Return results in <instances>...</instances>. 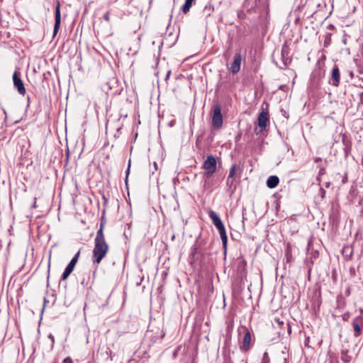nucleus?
Wrapping results in <instances>:
<instances>
[{"mask_svg": "<svg viewBox=\"0 0 363 363\" xmlns=\"http://www.w3.org/2000/svg\"><path fill=\"white\" fill-rule=\"evenodd\" d=\"M108 251L106 242H94L92 260L94 264H99Z\"/></svg>", "mask_w": 363, "mask_h": 363, "instance_id": "f257e3e1", "label": "nucleus"}, {"mask_svg": "<svg viewBox=\"0 0 363 363\" xmlns=\"http://www.w3.org/2000/svg\"><path fill=\"white\" fill-rule=\"evenodd\" d=\"M202 168L205 169L204 177L210 179L216 171V160L212 155L207 156L203 163Z\"/></svg>", "mask_w": 363, "mask_h": 363, "instance_id": "f03ea898", "label": "nucleus"}, {"mask_svg": "<svg viewBox=\"0 0 363 363\" xmlns=\"http://www.w3.org/2000/svg\"><path fill=\"white\" fill-rule=\"evenodd\" d=\"M238 333L240 335L244 334L243 340L240 346V350L244 352L248 351L250 347L251 342L250 332L245 326H242L238 328Z\"/></svg>", "mask_w": 363, "mask_h": 363, "instance_id": "7ed1b4c3", "label": "nucleus"}, {"mask_svg": "<svg viewBox=\"0 0 363 363\" xmlns=\"http://www.w3.org/2000/svg\"><path fill=\"white\" fill-rule=\"evenodd\" d=\"M223 125V116L221 113V107L216 104L213 108V114L212 117V127L214 129H219Z\"/></svg>", "mask_w": 363, "mask_h": 363, "instance_id": "20e7f679", "label": "nucleus"}, {"mask_svg": "<svg viewBox=\"0 0 363 363\" xmlns=\"http://www.w3.org/2000/svg\"><path fill=\"white\" fill-rule=\"evenodd\" d=\"M79 255H80V250H79L74 255V256L72 257V259H71L69 263L66 267L64 272L62 273V274L61 276V278H60L61 281L66 280L68 278V277L70 275V274L73 272L74 267L78 262Z\"/></svg>", "mask_w": 363, "mask_h": 363, "instance_id": "39448f33", "label": "nucleus"}, {"mask_svg": "<svg viewBox=\"0 0 363 363\" xmlns=\"http://www.w3.org/2000/svg\"><path fill=\"white\" fill-rule=\"evenodd\" d=\"M269 123V114L267 111H265L264 110H262L257 118V125L259 128L258 132H256L257 134L262 133V131L266 130L267 126Z\"/></svg>", "mask_w": 363, "mask_h": 363, "instance_id": "423d86ee", "label": "nucleus"}, {"mask_svg": "<svg viewBox=\"0 0 363 363\" xmlns=\"http://www.w3.org/2000/svg\"><path fill=\"white\" fill-rule=\"evenodd\" d=\"M352 325L354 329V336L355 337H359L362 332L363 317L362 315L355 317L352 322Z\"/></svg>", "mask_w": 363, "mask_h": 363, "instance_id": "0eeeda50", "label": "nucleus"}, {"mask_svg": "<svg viewBox=\"0 0 363 363\" xmlns=\"http://www.w3.org/2000/svg\"><path fill=\"white\" fill-rule=\"evenodd\" d=\"M61 24V13H60V4L57 1L56 3L55 6V25L53 28V37H55L60 29Z\"/></svg>", "mask_w": 363, "mask_h": 363, "instance_id": "6e6552de", "label": "nucleus"}, {"mask_svg": "<svg viewBox=\"0 0 363 363\" xmlns=\"http://www.w3.org/2000/svg\"><path fill=\"white\" fill-rule=\"evenodd\" d=\"M13 82L14 86L17 89L18 93L21 95H25L26 89L24 86V84L19 76V73L18 72H15L13 74Z\"/></svg>", "mask_w": 363, "mask_h": 363, "instance_id": "1a4fd4ad", "label": "nucleus"}, {"mask_svg": "<svg viewBox=\"0 0 363 363\" xmlns=\"http://www.w3.org/2000/svg\"><path fill=\"white\" fill-rule=\"evenodd\" d=\"M241 61H242L241 54L240 52L235 53L234 55L233 61L231 63L230 67L228 69L231 73L235 74H237L240 71Z\"/></svg>", "mask_w": 363, "mask_h": 363, "instance_id": "9d476101", "label": "nucleus"}, {"mask_svg": "<svg viewBox=\"0 0 363 363\" xmlns=\"http://www.w3.org/2000/svg\"><path fill=\"white\" fill-rule=\"evenodd\" d=\"M340 359L344 363H350L352 361V351L348 345L343 344L340 351Z\"/></svg>", "mask_w": 363, "mask_h": 363, "instance_id": "9b49d317", "label": "nucleus"}, {"mask_svg": "<svg viewBox=\"0 0 363 363\" xmlns=\"http://www.w3.org/2000/svg\"><path fill=\"white\" fill-rule=\"evenodd\" d=\"M340 73L339 68L337 65H335L332 69L331 72V80L330 81V83L334 86H338L340 84Z\"/></svg>", "mask_w": 363, "mask_h": 363, "instance_id": "f8f14e48", "label": "nucleus"}, {"mask_svg": "<svg viewBox=\"0 0 363 363\" xmlns=\"http://www.w3.org/2000/svg\"><path fill=\"white\" fill-rule=\"evenodd\" d=\"M208 216L212 220V222L215 227L219 226L220 225L223 224V222L220 218V216L213 210L208 211Z\"/></svg>", "mask_w": 363, "mask_h": 363, "instance_id": "ddd939ff", "label": "nucleus"}, {"mask_svg": "<svg viewBox=\"0 0 363 363\" xmlns=\"http://www.w3.org/2000/svg\"><path fill=\"white\" fill-rule=\"evenodd\" d=\"M353 252V247L350 245H345L342 250L343 257L347 260L352 259Z\"/></svg>", "mask_w": 363, "mask_h": 363, "instance_id": "4468645a", "label": "nucleus"}, {"mask_svg": "<svg viewBox=\"0 0 363 363\" xmlns=\"http://www.w3.org/2000/svg\"><path fill=\"white\" fill-rule=\"evenodd\" d=\"M279 182V179L277 176H270L267 180V186L269 189L275 188Z\"/></svg>", "mask_w": 363, "mask_h": 363, "instance_id": "2eb2a0df", "label": "nucleus"}, {"mask_svg": "<svg viewBox=\"0 0 363 363\" xmlns=\"http://www.w3.org/2000/svg\"><path fill=\"white\" fill-rule=\"evenodd\" d=\"M94 242H106L104 235V223L102 222L101 223L100 228L96 233Z\"/></svg>", "mask_w": 363, "mask_h": 363, "instance_id": "dca6fc26", "label": "nucleus"}, {"mask_svg": "<svg viewBox=\"0 0 363 363\" xmlns=\"http://www.w3.org/2000/svg\"><path fill=\"white\" fill-rule=\"evenodd\" d=\"M194 1L195 0H185V3L182 6V11L184 13H186L187 12L189 11V9H190L191 6H192V4Z\"/></svg>", "mask_w": 363, "mask_h": 363, "instance_id": "f3484780", "label": "nucleus"}, {"mask_svg": "<svg viewBox=\"0 0 363 363\" xmlns=\"http://www.w3.org/2000/svg\"><path fill=\"white\" fill-rule=\"evenodd\" d=\"M220 236V239L222 241L223 248L225 251L227 250V243H228V237L226 234V231L223 233H219Z\"/></svg>", "mask_w": 363, "mask_h": 363, "instance_id": "a211bd4d", "label": "nucleus"}, {"mask_svg": "<svg viewBox=\"0 0 363 363\" xmlns=\"http://www.w3.org/2000/svg\"><path fill=\"white\" fill-rule=\"evenodd\" d=\"M220 236V239L222 241L223 248L225 251L227 250V243H228V237L226 234V231L223 233H219Z\"/></svg>", "mask_w": 363, "mask_h": 363, "instance_id": "6ab92c4d", "label": "nucleus"}, {"mask_svg": "<svg viewBox=\"0 0 363 363\" xmlns=\"http://www.w3.org/2000/svg\"><path fill=\"white\" fill-rule=\"evenodd\" d=\"M196 253H197V246L195 244L191 248V253H190L191 262L195 261Z\"/></svg>", "mask_w": 363, "mask_h": 363, "instance_id": "aec40b11", "label": "nucleus"}, {"mask_svg": "<svg viewBox=\"0 0 363 363\" xmlns=\"http://www.w3.org/2000/svg\"><path fill=\"white\" fill-rule=\"evenodd\" d=\"M349 194L352 197H355L357 196L358 194V191H357V187L356 185H352L351 187H350V191H349Z\"/></svg>", "mask_w": 363, "mask_h": 363, "instance_id": "412c9836", "label": "nucleus"}, {"mask_svg": "<svg viewBox=\"0 0 363 363\" xmlns=\"http://www.w3.org/2000/svg\"><path fill=\"white\" fill-rule=\"evenodd\" d=\"M236 164H233L230 169L229 174L228 177H229L230 178H233L236 172Z\"/></svg>", "mask_w": 363, "mask_h": 363, "instance_id": "4be33fe9", "label": "nucleus"}, {"mask_svg": "<svg viewBox=\"0 0 363 363\" xmlns=\"http://www.w3.org/2000/svg\"><path fill=\"white\" fill-rule=\"evenodd\" d=\"M270 359L267 352H264L261 363H269Z\"/></svg>", "mask_w": 363, "mask_h": 363, "instance_id": "5701e85b", "label": "nucleus"}, {"mask_svg": "<svg viewBox=\"0 0 363 363\" xmlns=\"http://www.w3.org/2000/svg\"><path fill=\"white\" fill-rule=\"evenodd\" d=\"M226 185L230 188H231L234 185L233 178H230L229 177H228L226 180Z\"/></svg>", "mask_w": 363, "mask_h": 363, "instance_id": "b1692460", "label": "nucleus"}, {"mask_svg": "<svg viewBox=\"0 0 363 363\" xmlns=\"http://www.w3.org/2000/svg\"><path fill=\"white\" fill-rule=\"evenodd\" d=\"M104 19L107 21V22H109L110 21V12L109 11H106L104 14V16H103Z\"/></svg>", "mask_w": 363, "mask_h": 363, "instance_id": "393cba45", "label": "nucleus"}, {"mask_svg": "<svg viewBox=\"0 0 363 363\" xmlns=\"http://www.w3.org/2000/svg\"><path fill=\"white\" fill-rule=\"evenodd\" d=\"M348 181V177H347V172H345L344 175L342 176V184H345Z\"/></svg>", "mask_w": 363, "mask_h": 363, "instance_id": "a878e982", "label": "nucleus"}, {"mask_svg": "<svg viewBox=\"0 0 363 363\" xmlns=\"http://www.w3.org/2000/svg\"><path fill=\"white\" fill-rule=\"evenodd\" d=\"M216 228L218 229L219 233L225 232V228L223 223L220 225L219 226H217Z\"/></svg>", "mask_w": 363, "mask_h": 363, "instance_id": "bb28decb", "label": "nucleus"}, {"mask_svg": "<svg viewBox=\"0 0 363 363\" xmlns=\"http://www.w3.org/2000/svg\"><path fill=\"white\" fill-rule=\"evenodd\" d=\"M62 363H73V362L69 357H67L62 361Z\"/></svg>", "mask_w": 363, "mask_h": 363, "instance_id": "cd10ccee", "label": "nucleus"}, {"mask_svg": "<svg viewBox=\"0 0 363 363\" xmlns=\"http://www.w3.org/2000/svg\"><path fill=\"white\" fill-rule=\"evenodd\" d=\"M48 338L51 340L52 343V346H53L54 342H55V337H54V336L52 334H50L48 335Z\"/></svg>", "mask_w": 363, "mask_h": 363, "instance_id": "c85d7f7f", "label": "nucleus"}, {"mask_svg": "<svg viewBox=\"0 0 363 363\" xmlns=\"http://www.w3.org/2000/svg\"><path fill=\"white\" fill-rule=\"evenodd\" d=\"M350 272L351 274L354 275L355 274L354 268V267H350Z\"/></svg>", "mask_w": 363, "mask_h": 363, "instance_id": "c756f323", "label": "nucleus"}, {"mask_svg": "<svg viewBox=\"0 0 363 363\" xmlns=\"http://www.w3.org/2000/svg\"><path fill=\"white\" fill-rule=\"evenodd\" d=\"M211 9H212V8L211 6H206L204 8V11H210Z\"/></svg>", "mask_w": 363, "mask_h": 363, "instance_id": "7c9ffc66", "label": "nucleus"}, {"mask_svg": "<svg viewBox=\"0 0 363 363\" xmlns=\"http://www.w3.org/2000/svg\"><path fill=\"white\" fill-rule=\"evenodd\" d=\"M130 162V161H129V163ZM129 172H130V164H128V167L126 170V179L128 178V175L129 174Z\"/></svg>", "mask_w": 363, "mask_h": 363, "instance_id": "2f4dec72", "label": "nucleus"}, {"mask_svg": "<svg viewBox=\"0 0 363 363\" xmlns=\"http://www.w3.org/2000/svg\"><path fill=\"white\" fill-rule=\"evenodd\" d=\"M170 74H171V71L169 70V71L167 72V73L166 74L165 80L168 79V78L169 77Z\"/></svg>", "mask_w": 363, "mask_h": 363, "instance_id": "473e14b6", "label": "nucleus"}, {"mask_svg": "<svg viewBox=\"0 0 363 363\" xmlns=\"http://www.w3.org/2000/svg\"><path fill=\"white\" fill-rule=\"evenodd\" d=\"M36 200H37V199H36V198H35V199H34V203H33V205H32V206H31V208H36Z\"/></svg>", "mask_w": 363, "mask_h": 363, "instance_id": "72a5a7b5", "label": "nucleus"}, {"mask_svg": "<svg viewBox=\"0 0 363 363\" xmlns=\"http://www.w3.org/2000/svg\"><path fill=\"white\" fill-rule=\"evenodd\" d=\"M320 191H322V197L323 198L325 194V191L322 188H320Z\"/></svg>", "mask_w": 363, "mask_h": 363, "instance_id": "f704fd0d", "label": "nucleus"}, {"mask_svg": "<svg viewBox=\"0 0 363 363\" xmlns=\"http://www.w3.org/2000/svg\"><path fill=\"white\" fill-rule=\"evenodd\" d=\"M347 318H348V315L347 314H344L343 316H342V319L344 320H347Z\"/></svg>", "mask_w": 363, "mask_h": 363, "instance_id": "c9c22d12", "label": "nucleus"}, {"mask_svg": "<svg viewBox=\"0 0 363 363\" xmlns=\"http://www.w3.org/2000/svg\"><path fill=\"white\" fill-rule=\"evenodd\" d=\"M320 160H321V158H320V157H317V158H315V162H319V161H320Z\"/></svg>", "mask_w": 363, "mask_h": 363, "instance_id": "e433bc0d", "label": "nucleus"}, {"mask_svg": "<svg viewBox=\"0 0 363 363\" xmlns=\"http://www.w3.org/2000/svg\"><path fill=\"white\" fill-rule=\"evenodd\" d=\"M27 101H28V106L29 104H30V96L27 97Z\"/></svg>", "mask_w": 363, "mask_h": 363, "instance_id": "4c0bfd02", "label": "nucleus"}, {"mask_svg": "<svg viewBox=\"0 0 363 363\" xmlns=\"http://www.w3.org/2000/svg\"><path fill=\"white\" fill-rule=\"evenodd\" d=\"M81 284H82V285H84V284H85V279H84L82 281Z\"/></svg>", "mask_w": 363, "mask_h": 363, "instance_id": "58836bf2", "label": "nucleus"}, {"mask_svg": "<svg viewBox=\"0 0 363 363\" xmlns=\"http://www.w3.org/2000/svg\"><path fill=\"white\" fill-rule=\"evenodd\" d=\"M154 167H155V169H157V163L156 162H154Z\"/></svg>", "mask_w": 363, "mask_h": 363, "instance_id": "ea45409f", "label": "nucleus"}, {"mask_svg": "<svg viewBox=\"0 0 363 363\" xmlns=\"http://www.w3.org/2000/svg\"><path fill=\"white\" fill-rule=\"evenodd\" d=\"M348 342H349V341L347 339L345 340V343L348 344Z\"/></svg>", "mask_w": 363, "mask_h": 363, "instance_id": "a19ab883", "label": "nucleus"}, {"mask_svg": "<svg viewBox=\"0 0 363 363\" xmlns=\"http://www.w3.org/2000/svg\"><path fill=\"white\" fill-rule=\"evenodd\" d=\"M284 49L283 48L282 50H281L282 55H284Z\"/></svg>", "mask_w": 363, "mask_h": 363, "instance_id": "79ce46f5", "label": "nucleus"}, {"mask_svg": "<svg viewBox=\"0 0 363 363\" xmlns=\"http://www.w3.org/2000/svg\"><path fill=\"white\" fill-rule=\"evenodd\" d=\"M103 199H104L105 202H106V199L104 196H103Z\"/></svg>", "mask_w": 363, "mask_h": 363, "instance_id": "37998d69", "label": "nucleus"}, {"mask_svg": "<svg viewBox=\"0 0 363 363\" xmlns=\"http://www.w3.org/2000/svg\"><path fill=\"white\" fill-rule=\"evenodd\" d=\"M322 173H323V169H321V170L320 171V174H322Z\"/></svg>", "mask_w": 363, "mask_h": 363, "instance_id": "c03bdc74", "label": "nucleus"}, {"mask_svg": "<svg viewBox=\"0 0 363 363\" xmlns=\"http://www.w3.org/2000/svg\"><path fill=\"white\" fill-rule=\"evenodd\" d=\"M329 184H326V187H328L329 186Z\"/></svg>", "mask_w": 363, "mask_h": 363, "instance_id": "a18cd8bd", "label": "nucleus"}, {"mask_svg": "<svg viewBox=\"0 0 363 363\" xmlns=\"http://www.w3.org/2000/svg\"><path fill=\"white\" fill-rule=\"evenodd\" d=\"M3 0H0V2H1Z\"/></svg>", "mask_w": 363, "mask_h": 363, "instance_id": "49530a36", "label": "nucleus"}]
</instances>
